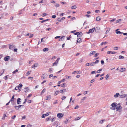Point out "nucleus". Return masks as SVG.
I'll return each instance as SVG.
<instances>
[{
	"mask_svg": "<svg viewBox=\"0 0 127 127\" xmlns=\"http://www.w3.org/2000/svg\"><path fill=\"white\" fill-rule=\"evenodd\" d=\"M117 103L115 102H113L111 104L112 107H110V109H111L114 110L115 109V107L117 105Z\"/></svg>",
	"mask_w": 127,
	"mask_h": 127,
	"instance_id": "f257e3e1",
	"label": "nucleus"
},
{
	"mask_svg": "<svg viewBox=\"0 0 127 127\" xmlns=\"http://www.w3.org/2000/svg\"><path fill=\"white\" fill-rule=\"evenodd\" d=\"M122 108L121 105L118 106H117L116 108L117 111H118L119 112H121V110Z\"/></svg>",
	"mask_w": 127,
	"mask_h": 127,
	"instance_id": "f03ea898",
	"label": "nucleus"
},
{
	"mask_svg": "<svg viewBox=\"0 0 127 127\" xmlns=\"http://www.w3.org/2000/svg\"><path fill=\"white\" fill-rule=\"evenodd\" d=\"M47 75L46 74H43L41 77V79L42 80L45 79L47 76Z\"/></svg>",
	"mask_w": 127,
	"mask_h": 127,
	"instance_id": "7ed1b4c3",
	"label": "nucleus"
},
{
	"mask_svg": "<svg viewBox=\"0 0 127 127\" xmlns=\"http://www.w3.org/2000/svg\"><path fill=\"white\" fill-rule=\"evenodd\" d=\"M30 90L29 89V88L28 87L24 89V92L26 93L29 92Z\"/></svg>",
	"mask_w": 127,
	"mask_h": 127,
	"instance_id": "20e7f679",
	"label": "nucleus"
},
{
	"mask_svg": "<svg viewBox=\"0 0 127 127\" xmlns=\"http://www.w3.org/2000/svg\"><path fill=\"white\" fill-rule=\"evenodd\" d=\"M100 29V28L99 27H97L95 28V32L97 33H98L99 32V30Z\"/></svg>",
	"mask_w": 127,
	"mask_h": 127,
	"instance_id": "39448f33",
	"label": "nucleus"
},
{
	"mask_svg": "<svg viewBox=\"0 0 127 127\" xmlns=\"http://www.w3.org/2000/svg\"><path fill=\"white\" fill-rule=\"evenodd\" d=\"M10 57L8 56L5 57L4 59V61H7L10 59Z\"/></svg>",
	"mask_w": 127,
	"mask_h": 127,
	"instance_id": "423d86ee",
	"label": "nucleus"
},
{
	"mask_svg": "<svg viewBox=\"0 0 127 127\" xmlns=\"http://www.w3.org/2000/svg\"><path fill=\"white\" fill-rule=\"evenodd\" d=\"M21 99L20 98H19L17 99V103L18 104H20L21 103Z\"/></svg>",
	"mask_w": 127,
	"mask_h": 127,
	"instance_id": "0eeeda50",
	"label": "nucleus"
},
{
	"mask_svg": "<svg viewBox=\"0 0 127 127\" xmlns=\"http://www.w3.org/2000/svg\"><path fill=\"white\" fill-rule=\"evenodd\" d=\"M63 115L61 113H59L57 114V116L58 118H61L63 117Z\"/></svg>",
	"mask_w": 127,
	"mask_h": 127,
	"instance_id": "6e6552de",
	"label": "nucleus"
},
{
	"mask_svg": "<svg viewBox=\"0 0 127 127\" xmlns=\"http://www.w3.org/2000/svg\"><path fill=\"white\" fill-rule=\"evenodd\" d=\"M14 107L16 109L18 110L21 107V106L20 105L18 106H14Z\"/></svg>",
	"mask_w": 127,
	"mask_h": 127,
	"instance_id": "1a4fd4ad",
	"label": "nucleus"
},
{
	"mask_svg": "<svg viewBox=\"0 0 127 127\" xmlns=\"http://www.w3.org/2000/svg\"><path fill=\"white\" fill-rule=\"evenodd\" d=\"M118 30H119V29H118L116 30V33L117 34H122V33H123V32H121L119 31H117Z\"/></svg>",
	"mask_w": 127,
	"mask_h": 127,
	"instance_id": "9d476101",
	"label": "nucleus"
},
{
	"mask_svg": "<svg viewBox=\"0 0 127 127\" xmlns=\"http://www.w3.org/2000/svg\"><path fill=\"white\" fill-rule=\"evenodd\" d=\"M82 73V72L80 71H75L74 72H73L72 74H74L75 73H78V74H81Z\"/></svg>",
	"mask_w": 127,
	"mask_h": 127,
	"instance_id": "9b49d317",
	"label": "nucleus"
},
{
	"mask_svg": "<svg viewBox=\"0 0 127 127\" xmlns=\"http://www.w3.org/2000/svg\"><path fill=\"white\" fill-rule=\"evenodd\" d=\"M83 34L82 32H79V33H78L77 34V36L78 37H79L82 35Z\"/></svg>",
	"mask_w": 127,
	"mask_h": 127,
	"instance_id": "f8f14e48",
	"label": "nucleus"
},
{
	"mask_svg": "<svg viewBox=\"0 0 127 127\" xmlns=\"http://www.w3.org/2000/svg\"><path fill=\"white\" fill-rule=\"evenodd\" d=\"M66 91V89H63V90H61L60 91V92L61 93H64Z\"/></svg>",
	"mask_w": 127,
	"mask_h": 127,
	"instance_id": "ddd939ff",
	"label": "nucleus"
},
{
	"mask_svg": "<svg viewBox=\"0 0 127 127\" xmlns=\"http://www.w3.org/2000/svg\"><path fill=\"white\" fill-rule=\"evenodd\" d=\"M127 96V95L126 94H123L122 95L120 96V97L121 98H123L126 97Z\"/></svg>",
	"mask_w": 127,
	"mask_h": 127,
	"instance_id": "4468645a",
	"label": "nucleus"
},
{
	"mask_svg": "<svg viewBox=\"0 0 127 127\" xmlns=\"http://www.w3.org/2000/svg\"><path fill=\"white\" fill-rule=\"evenodd\" d=\"M15 45L12 44L10 45L9 47V48L10 49H12L13 47H15Z\"/></svg>",
	"mask_w": 127,
	"mask_h": 127,
	"instance_id": "2eb2a0df",
	"label": "nucleus"
},
{
	"mask_svg": "<svg viewBox=\"0 0 127 127\" xmlns=\"http://www.w3.org/2000/svg\"><path fill=\"white\" fill-rule=\"evenodd\" d=\"M95 30V28H94L92 29H90L89 31L90 33H92Z\"/></svg>",
	"mask_w": 127,
	"mask_h": 127,
	"instance_id": "dca6fc26",
	"label": "nucleus"
},
{
	"mask_svg": "<svg viewBox=\"0 0 127 127\" xmlns=\"http://www.w3.org/2000/svg\"><path fill=\"white\" fill-rule=\"evenodd\" d=\"M119 96H120L119 94L118 93H117L115 95H114V97L116 98Z\"/></svg>",
	"mask_w": 127,
	"mask_h": 127,
	"instance_id": "f3484780",
	"label": "nucleus"
},
{
	"mask_svg": "<svg viewBox=\"0 0 127 127\" xmlns=\"http://www.w3.org/2000/svg\"><path fill=\"white\" fill-rule=\"evenodd\" d=\"M101 20L100 17L98 16L96 17V20L97 21H100Z\"/></svg>",
	"mask_w": 127,
	"mask_h": 127,
	"instance_id": "a211bd4d",
	"label": "nucleus"
},
{
	"mask_svg": "<svg viewBox=\"0 0 127 127\" xmlns=\"http://www.w3.org/2000/svg\"><path fill=\"white\" fill-rule=\"evenodd\" d=\"M81 38L77 39V42L78 43H80L81 42Z\"/></svg>",
	"mask_w": 127,
	"mask_h": 127,
	"instance_id": "6ab92c4d",
	"label": "nucleus"
},
{
	"mask_svg": "<svg viewBox=\"0 0 127 127\" xmlns=\"http://www.w3.org/2000/svg\"><path fill=\"white\" fill-rule=\"evenodd\" d=\"M50 19H47L46 20L42 21H41V23H43L44 22H45L47 21H49Z\"/></svg>",
	"mask_w": 127,
	"mask_h": 127,
	"instance_id": "aec40b11",
	"label": "nucleus"
},
{
	"mask_svg": "<svg viewBox=\"0 0 127 127\" xmlns=\"http://www.w3.org/2000/svg\"><path fill=\"white\" fill-rule=\"evenodd\" d=\"M96 52L95 51H94V52H91L90 54H89V55L90 56H91L92 55L94 54H95Z\"/></svg>",
	"mask_w": 127,
	"mask_h": 127,
	"instance_id": "412c9836",
	"label": "nucleus"
},
{
	"mask_svg": "<svg viewBox=\"0 0 127 127\" xmlns=\"http://www.w3.org/2000/svg\"><path fill=\"white\" fill-rule=\"evenodd\" d=\"M14 95H13L12 98L11 99V100H11V101L12 102L14 101Z\"/></svg>",
	"mask_w": 127,
	"mask_h": 127,
	"instance_id": "4be33fe9",
	"label": "nucleus"
},
{
	"mask_svg": "<svg viewBox=\"0 0 127 127\" xmlns=\"http://www.w3.org/2000/svg\"><path fill=\"white\" fill-rule=\"evenodd\" d=\"M124 57L120 55L119 56V59H121L124 58Z\"/></svg>",
	"mask_w": 127,
	"mask_h": 127,
	"instance_id": "5701e85b",
	"label": "nucleus"
},
{
	"mask_svg": "<svg viewBox=\"0 0 127 127\" xmlns=\"http://www.w3.org/2000/svg\"><path fill=\"white\" fill-rule=\"evenodd\" d=\"M122 19H119L118 20L116 21V23H119L120 22H121L122 21Z\"/></svg>",
	"mask_w": 127,
	"mask_h": 127,
	"instance_id": "b1692460",
	"label": "nucleus"
},
{
	"mask_svg": "<svg viewBox=\"0 0 127 127\" xmlns=\"http://www.w3.org/2000/svg\"><path fill=\"white\" fill-rule=\"evenodd\" d=\"M49 50V49L48 48H44L43 49V51H48Z\"/></svg>",
	"mask_w": 127,
	"mask_h": 127,
	"instance_id": "393cba45",
	"label": "nucleus"
},
{
	"mask_svg": "<svg viewBox=\"0 0 127 127\" xmlns=\"http://www.w3.org/2000/svg\"><path fill=\"white\" fill-rule=\"evenodd\" d=\"M126 69V68H122L120 69V71L121 72H123L125 71Z\"/></svg>",
	"mask_w": 127,
	"mask_h": 127,
	"instance_id": "a878e982",
	"label": "nucleus"
},
{
	"mask_svg": "<svg viewBox=\"0 0 127 127\" xmlns=\"http://www.w3.org/2000/svg\"><path fill=\"white\" fill-rule=\"evenodd\" d=\"M37 65H38L37 64H33V65L32 66V68H33V67H34V68L35 67H37Z\"/></svg>",
	"mask_w": 127,
	"mask_h": 127,
	"instance_id": "bb28decb",
	"label": "nucleus"
},
{
	"mask_svg": "<svg viewBox=\"0 0 127 127\" xmlns=\"http://www.w3.org/2000/svg\"><path fill=\"white\" fill-rule=\"evenodd\" d=\"M51 96L50 95H49L48 96H47V99H46L48 100L50 99L51 98Z\"/></svg>",
	"mask_w": 127,
	"mask_h": 127,
	"instance_id": "cd10ccee",
	"label": "nucleus"
},
{
	"mask_svg": "<svg viewBox=\"0 0 127 127\" xmlns=\"http://www.w3.org/2000/svg\"><path fill=\"white\" fill-rule=\"evenodd\" d=\"M59 92H60V91H56L55 93V95L56 96L59 93Z\"/></svg>",
	"mask_w": 127,
	"mask_h": 127,
	"instance_id": "c85d7f7f",
	"label": "nucleus"
},
{
	"mask_svg": "<svg viewBox=\"0 0 127 127\" xmlns=\"http://www.w3.org/2000/svg\"><path fill=\"white\" fill-rule=\"evenodd\" d=\"M107 42H102L101 43L100 45H103V44H107Z\"/></svg>",
	"mask_w": 127,
	"mask_h": 127,
	"instance_id": "c756f323",
	"label": "nucleus"
},
{
	"mask_svg": "<svg viewBox=\"0 0 127 127\" xmlns=\"http://www.w3.org/2000/svg\"><path fill=\"white\" fill-rule=\"evenodd\" d=\"M77 8L76 6L75 5L73 6H72L71 8L72 9H76Z\"/></svg>",
	"mask_w": 127,
	"mask_h": 127,
	"instance_id": "7c9ffc66",
	"label": "nucleus"
},
{
	"mask_svg": "<svg viewBox=\"0 0 127 127\" xmlns=\"http://www.w3.org/2000/svg\"><path fill=\"white\" fill-rule=\"evenodd\" d=\"M81 118V117H78L76 118L75 119V120L76 121L79 120Z\"/></svg>",
	"mask_w": 127,
	"mask_h": 127,
	"instance_id": "2f4dec72",
	"label": "nucleus"
},
{
	"mask_svg": "<svg viewBox=\"0 0 127 127\" xmlns=\"http://www.w3.org/2000/svg\"><path fill=\"white\" fill-rule=\"evenodd\" d=\"M95 64L94 62H93L92 63L90 64V65L92 66H94Z\"/></svg>",
	"mask_w": 127,
	"mask_h": 127,
	"instance_id": "473e14b6",
	"label": "nucleus"
},
{
	"mask_svg": "<svg viewBox=\"0 0 127 127\" xmlns=\"http://www.w3.org/2000/svg\"><path fill=\"white\" fill-rule=\"evenodd\" d=\"M51 113L50 112H48L46 114H45L46 115V116H48Z\"/></svg>",
	"mask_w": 127,
	"mask_h": 127,
	"instance_id": "72a5a7b5",
	"label": "nucleus"
},
{
	"mask_svg": "<svg viewBox=\"0 0 127 127\" xmlns=\"http://www.w3.org/2000/svg\"><path fill=\"white\" fill-rule=\"evenodd\" d=\"M8 76H9L8 75H7L6 76H5L4 77V79H5V80H6L7 79V78H8Z\"/></svg>",
	"mask_w": 127,
	"mask_h": 127,
	"instance_id": "f704fd0d",
	"label": "nucleus"
},
{
	"mask_svg": "<svg viewBox=\"0 0 127 127\" xmlns=\"http://www.w3.org/2000/svg\"><path fill=\"white\" fill-rule=\"evenodd\" d=\"M18 70L17 69H16L15 70V71H13V72H12V73L13 74H15L16 72H18Z\"/></svg>",
	"mask_w": 127,
	"mask_h": 127,
	"instance_id": "c9c22d12",
	"label": "nucleus"
},
{
	"mask_svg": "<svg viewBox=\"0 0 127 127\" xmlns=\"http://www.w3.org/2000/svg\"><path fill=\"white\" fill-rule=\"evenodd\" d=\"M58 102V101L57 100H55L53 102V104H56Z\"/></svg>",
	"mask_w": 127,
	"mask_h": 127,
	"instance_id": "e433bc0d",
	"label": "nucleus"
},
{
	"mask_svg": "<svg viewBox=\"0 0 127 127\" xmlns=\"http://www.w3.org/2000/svg\"><path fill=\"white\" fill-rule=\"evenodd\" d=\"M30 72H31V71H28V72L26 74V76H28L30 75Z\"/></svg>",
	"mask_w": 127,
	"mask_h": 127,
	"instance_id": "4c0bfd02",
	"label": "nucleus"
},
{
	"mask_svg": "<svg viewBox=\"0 0 127 127\" xmlns=\"http://www.w3.org/2000/svg\"><path fill=\"white\" fill-rule=\"evenodd\" d=\"M69 120L66 119V120H65V121H64V123L65 124H67V122Z\"/></svg>",
	"mask_w": 127,
	"mask_h": 127,
	"instance_id": "58836bf2",
	"label": "nucleus"
},
{
	"mask_svg": "<svg viewBox=\"0 0 127 127\" xmlns=\"http://www.w3.org/2000/svg\"><path fill=\"white\" fill-rule=\"evenodd\" d=\"M102 70V69H100L98 70L97 71L96 73H99Z\"/></svg>",
	"mask_w": 127,
	"mask_h": 127,
	"instance_id": "ea45409f",
	"label": "nucleus"
},
{
	"mask_svg": "<svg viewBox=\"0 0 127 127\" xmlns=\"http://www.w3.org/2000/svg\"><path fill=\"white\" fill-rule=\"evenodd\" d=\"M118 48H119V47H114V50H118Z\"/></svg>",
	"mask_w": 127,
	"mask_h": 127,
	"instance_id": "a19ab883",
	"label": "nucleus"
},
{
	"mask_svg": "<svg viewBox=\"0 0 127 127\" xmlns=\"http://www.w3.org/2000/svg\"><path fill=\"white\" fill-rule=\"evenodd\" d=\"M60 59V58H58L57 60H56V62H56V63H58L59 62V60Z\"/></svg>",
	"mask_w": 127,
	"mask_h": 127,
	"instance_id": "79ce46f5",
	"label": "nucleus"
},
{
	"mask_svg": "<svg viewBox=\"0 0 127 127\" xmlns=\"http://www.w3.org/2000/svg\"><path fill=\"white\" fill-rule=\"evenodd\" d=\"M22 86L23 85L22 84L20 83L19 84V86H18V87H19H19L20 88H21L22 87Z\"/></svg>",
	"mask_w": 127,
	"mask_h": 127,
	"instance_id": "37998d69",
	"label": "nucleus"
},
{
	"mask_svg": "<svg viewBox=\"0 0 127 127\" xmlns=\"http://www.w3.org/2000/svg\"><path fill=\"white\" fill-rule=\"evenodd\" d=\"M53 69L51 68H49V71L50 72H53Z\"/></svg>",
	"mask_w": 127,
	"mask_h": 127,
	"instance_id": "c03bdc74",
	"label": "nucleus"
},
{
	"mask_svg": "<svg viewBox=\"0 0 127 127\" xmlns=\"http://www.w3.org/2000/svg\"><path fill=\"white\" fill-rule=\"evenodd\" d=\"M57 20L59 22H61L62 20L61 19V18H59Z\"/></svg>",
	"mask_w": 127,
	"mask_h": 127,
	"instance_id": "a18cd8bd",
	"label": "nucleus"
},
{
	"mask_svg": "<svg viewBox=\"0 0 127 127\" xmlns=\"http://www.w3.org/2000/svg\"><path fill=\"white\" fill-rule=\"evenodd\" d=\"M45 116H46L45 114H43L42 115L41 117L43 118H44L45 117Z\"/></svg>",
	"mask_w": 127,
	"mask_h": 127,
	"instance_id": "49530a36",
	"label": "nucleus"
},
{
	"mask_svg": "<svg viewBox=\"0 0 127 127\" xmlns=\"http://www.w3.org/2000/svg\"><path fill=\"white\" fill-rule=\"evenodd\" d=\"M64 36H62L59 39V41H62L63 40H62V38L64 37Z\"/></svg>",
	"mask_w": 127,
	"mask_h": 127,
	"instance_id": "de8ad7c7",
	"label": "nucleus"
},
{
	"mask_svg": "<svg viewBox=\"0 0 127 127\" xmlns=\"http://www.w3.org/2000/svg\"><path fill=\"white\" fill-rule=\"evenodd\" d=\"M101 63L102 64H104V62L103 60H101Z\"/></svg>",
	"mask_w": 127,
	"mask_h": 127,
	"instance_id": "09e8293b",
	"label": "nucleus"
},
{
	"mask_svg": "<svg viewBox=\"0 0 127 127\" xmlns=\"http://www.w3.org/2000/svg\"><path fill=\"white\" fill-rule=\"evenodd\" d=\"M55 7H58L59 6V4L58 3H56L54 5Z\"/></svg>",
	"mask_w": 127,
	"mask_h": 127,
	"instance_id": "8fccbe9b",
	"label": "nucleus"
},
{
	"mask_svg": "<svg viewBox=\"0 0 127 127\" xmlns=\"http://www.w3.org/2000/svg\"><path fill=\"white\" fill-rule=\"evenodd\" d=\"M116 20V19L114 18V19H113L111 20H110V22H113L115 20Z\"/></svg>",
	"mask_w": 127,
	"mask_h": 127,
	"instance_id": "3c124183",
	"label": "nucleus"
},
{
	"mask_svg": "<svg viewBox=\"0 0 127 127\" xmlns=\"http://www.w3.org/2000/svg\"><path fill=\"white\" fill-rule=\"evenodd\" d=\"M66 98V97H65V96H63L62 97L61 99L62 100H63L64 99Z\"/></svg>",
	"mask_w": 127,
	"mask_h": 127,
	"instance_id": "603ef678",
	"label": "nucleus"
},
{
	"mask_svg": "<svg viewBox=\"0 0 127 127\" xmlns=\"http://www.w3.org/2000/svg\"><path fill=\"white\" fill-rule=\"evenodd\" d=\"M56 118L55 117H54V118H53L51 120V121L52 122H53L54 121H55V119H56Z\"/></svg>",
	"mask_w": 127,
	"mask_h": 127,
	"instance_id": "864d4df0",
	"label": "nucleus"
},
{
	"mask_svg": "<svg viewBox=\"0 0 127 127\" xmlns=\"http://www.w3.org/2000/svg\"><path fill=\"white\" fill-rule=\"evenodd\" d=\"M111 54H115L116 53V52H115V51L113 52V51H111Z\"/></svg>",
	"mask_w": 127,
	"mask_h": 127,
	"instance_id": "5fc2aeb1",
	"label": "nucleus"
},
{
	"mask_svg": "<svg viewBox=\"0 0 127 127\" xmlns=\"http://www.w3.org/2000/svg\"><path fill=\"white\" fill-rule=\"evenodd\" d=\"M95 64L98 63L99 62V61L98 60H96L95 62H94Z\"/></svg>",
	"mask_w": 127,
	"mask_h": 127,
	"instance_id": "6e6d98bb",
	"label": "nucleus"
},
{
	"mask_svg": "<svg viewBox=\"0 0 127 127\" xmlns=\"http://www.w3.org/2000/svg\"><path fill=\"white\" fill-rule=\"evenodd\" d=\"M46 89H44L41 92V93H43L45 91Z\"/></svg>",
	"mask_w": 127,
	"mask_h": 127,
	"instance_id": "4d7b16f0",
	"label": "nucleus"
},
{
	"mask_svg": "<svg viewBox=\"0 0 127 127\" xmlns=\"http://www.w3.org/2000/svg\"><path fill=\"white\" fill-rule=\"evenodd\" d=\"M46 15V13H43L41 15V16L42 17H44Z\"/></svg>",
	"mask_w": 127,
	"mask_h": 127,
	"instance_id": "13d9d810",
	"label": "nucleus"
},
{
	"mask_svg": "<svg viewBox=\"0 0 127 127\" xmlns=\"http://www.w3.org/2000/svg\"><path fill=\"white\" fill-rule=\"evenodd\" d=\"M71 77V76H69L67 77L66 78L67 79H70Z\"/></svg>",
	"mask_w": 127,
	"mask_h": 127,
	"instance_id": "bf43d9fd",
	"label": "nucleus"
},
{
	"mask_svg": "<svg viewBox=\"0 0 127 127\" xmlns=\"http://www.w3.org/2000/svg\"><path fill=\"white\" fill-rule=\"evenodd\" d=\"M95 73H96L95 71H92V72H91V73L92 74H94Z\"/></svg>",
	"mask_w": 127,
	"mask_h": 127,
	"instance_id": "052dcab7",
	"label": "nucleus"
},
{
	"mask_svg": "<svg viewBox=\"0 0 127 127\" xmlns=\"http://www.w3.org/2000/svg\"><path fill=\"white\" fill-rule=\"evenodd\" d=\"M57 64L58 63H57L56 62H55L53 63V66L54 65H57Z\"/></svg>",
	"mask_w": 127,
	"mask_h": 127,
	"instance_id": "680f3d73",
	"label": "nucleus"
},
{
	"mask_svg": "<svg viewBox=\"0 0 127 127\" xmlns=\"http://www.w3.org/2000/svg\"><path fill=\"white\" fill-rule=\"evenodd\" d=\"M88 92V91H84L83 93L84 94V95H85L87 94V93Z\"/></svg>",
	"mask_w": 127,
	"mask_h": 127,
	"instance_id": "e2e57ef3",
	"label": "nucleus"
},
{
	"mask_svg": "<svg viewBox=\"0 0 127 127\" xmlns=\"http://www.w3.org/2000/svg\"><path fill=\"white\" fill-rule=\"evenodd\" d=\"M33 34H30V35L29 36V38H31L33 37Z\"/></svg>",
	"mask_w": 127,
	"mask_h": 127,
	"instance_id": "0e129e2a",
	"label": "nucleus"
},
{
	"mask_svg": "<svg viewBox=\"0 0 127 127\" xmlns=\"http://www.w3.org/2000/svg\"><path fill=\"white\" fill-rule=\"evenodd\" d=\"M65 84V83H63L61 85V86L62 87H64V85Z\"/></svg>",
	"mask_w": 127,
	"mask_h": 127,
	"instance_id": "69168bd1",
	"label": "nucleus"
},
{
	"mask_svg": "<svg viewBox=\"0 0 127 127\" xmlns=\"http://www.w3.org/2000/svg\"><path fill=\"white\" fill-rule=\"evenodd\" d=\"M79 106L78 105H77L74 108V109H78L79 108Z\"/></svg>",
	"mask_w": 127,
	"mask_h": 127,
	"instance_id": "338daca9",
	"label": "nucleus"
},
{
	"mask_svg": "<svg viewBox=\"0 0 127 127\" xmlns=\"http://www.w3.org/2000/svg\"><path fill=\"white\" fill-rule=\"evenodd\" d=\"M32 127V125L30 124H29L27 125V127Z\"/></svg>",
	"mask_w": 127,
	"mask_h": 127,
	"instance_id": "774afa93",
	"label": "nucleus"
}]
</instances>
